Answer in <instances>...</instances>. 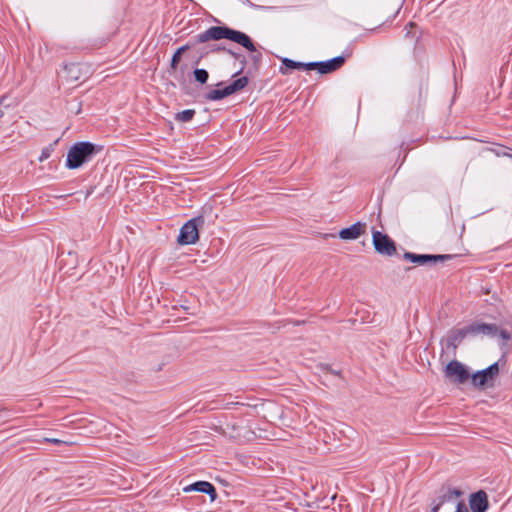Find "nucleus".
Here are the masks:
<instances>
[{"label":"nucleus","mask_w":512,"mask_h":512,"mask_svg":"<svg viewBox=\"0 0 512 512\" xmlns=\"http://www.w3.org/2000/svg\"><path fill=\"white\" fill-rule=\"evenodd\" d=\"M45 442L52 443V444H67V442L57 439V438H44Z\"/></svg>","instance_id":"obj_25"},{"label":"nucleus","mask_w":512,"mask_h":512,"mask_svg":"<svg viewBox=\"0 0 512 512\" xmlns=\"http://www.w3.org/2000/svg\"><path fill=\"white\" fill-rule=\"evenodd\" d=\"M461 494V491L458 489L442 487L439 491V495L432 502L431 512H439L444 504L456 501Z\"/></svg>","instance_id":"obj_8"},{"label":"nucleus","mask_w":512,"mask_h":512,"mask_svg":"<svg viewBox=\"0 0 512 512\" xmlns=\"http://www.w3.org/2000/svg\"><path fill=\"white\" fill-rule=\"evenodd\" d=\"M66 79L70 83L84 82L89 77V66L71 63L64 66Z\"/></svg>","instance_id":"obj_9"},{"label":"nucleus","mask_w":512,"mask_h":512,"mask_svg":"<svg viewBox=\"0 0 512 512\" xmlns=\"http://www.w3.org/2000/svg\"><path fill=\"white\" fill-rule=\"evenodd\" d=\"M373 245L375 250L385 256H392L396 253L395 242L387 235L379 231L373 232Z\"/></svg>","instance_id":"obj_7"},{"label":"nucleus","mask_w":512,"mask_h":512,"mask_svg":"<svg viewBox=\"0 0 512 512\" xmlns=\"http://www.w3.org/2000/svg\"><path fill=\"white\" fill-rule=\"evenodd\" d=\"M100 150L101 147L91 142L75 143L67 153L66 166L69 169H77L84 163L91 161Z\"/></svg>","instance_id":"obj_2"},{"label":"nucleus","mask_w":512,"mask_h":512,"mask_svg":"<svg viewBox=\"0 0 512 512\" xmlns=\"http://www.w3.org/2000/svg\"><path fill=\"white\" fill-rule=\"evenodd\" d=\"M229 52H230V54H231V55H233L234 57H237V54H236V53L231 52V51H229Z\"/></svg>","instance_id":"obj_28"},{"label":"nucleus","mask_w":512,"mask_h":512,"mask_svg":"<svg viewBox=\"0 0 512 512\" xmlns=\"http://www.w3.org/2000/svg\"><path fill=\"white\" fill-rule=\"evenodd\" d=\"M468 336H477L479 334L495 336L498 332L495 324H486L480 322H474L465 326Z\"/></svg>","instance_id":"obj_10"},{"label":"nucleus","mask_w":512,"mask_h":512,"mask_svg":"<svg viewBox=\"0 0 512 512\" xmlns=\"http://www.w3.org/2000/svg\"><path fill=\"white\" fill-rule=\"evenodd\" d=\"M91 480H85L84 478H79L73 481V483L70 484L72 487V491L75 493H80L82 491L88 490L92 487Z\"/></svg>","instance_id":"obj_18"},{"label":"nucleus","mask_w":512,"mask_h":512,"mask_svg":"<svg viewBox=\"0 0 512 512\" xmlns=\"http://www.w3.org/2000/svg\"><path fill=\"white\" fill-rule=\"evenodd\" d=\"M4 115V112L0 110V118Z\"/></svg>","instance_id":"obj_29"},{"label":"nucleus","mask_w":512,"mask_h":512,"mask_svg":"<svg viewBox=\"0 0 512 512\" xmlns=\"http://www.w3.org/2000/svg\"><path fill=\"white\" fill-rule=\"evenodd\" d=\"M467 336L468 335H467L465 327L456 329V330H452L448 336L447 345L449 347L456 348L462 342V340Z\"/></svg>","instance_id":"obj_16"},{"label":"nucleus","mask_w":512,"mask_h":512,"mask_svg":"<svg viewBox=\"0 0 512 512\" xmlns=\"http://www.w3.org/2000/svg\"><path fill=\"white\" fill-rule=\"evenodd\" d=\"M198 222L203 223V219L201 217L190 219L181 227L177 239L180 245L194 244L199 239Z\"/></svg>","instance_id":"obj_4"},{"label":"nucleus","mask_w":512,"mask_h":512,"mask_svg":"<svg viewBox=\"0 0 512 512\" xmlns=\"http://www.w3.org/2000/svg\"><path fill=\"white\" fill-rule=\"evenodd\" d=\"M189 49V46L188 45H184V46H181L179 47L176 52L174 53V55L172 56V59H171V68L172 69H176L180 60H181V56L182 54L187 51Z\"/></svg>","instance_id":"obj_19"},{"label":"nucleus","mask_w":512,"mask_h":512,"mask_svg":"<svg viewBox=\"0 0 512 512\" xmlns=\"http://www.w3.org/2000/svg\"><path fill=\"white\" fill-rule=\"evenodd\" d=\"M455 512H469L467 506L463 502H458L456 504V511Z\"/></svg>","instance_id":"obj_26"},{"label":"nucleus","mask_w":512,"mask_h":512,"mask_svg":"<svg viewBox=\"0 0 512 512\" xmlns=\"http://www.w3.org/2000/svg\"><path fill=\"white\" fill-rule=\"evenodd\" d=\"M366 232V224L362 222H356L350 227L341 229L339 237L343 240H356Z\"/></svg>","instance_id":"obj_13"},{"label":"nucleus","mask_w":512,"mask_h":512,"mask_svg":"<svg viewBox=\"0 0 512 512\" xmlns=\"http://www.w3.org/2000/svg\"><path fill=\"white\" fill-rule=\"evenodd\" d=\"M221 39L231 40L250 52L256 51L253 41L247 34L227 26H212L195 36L196 43H205L210 40L218 41Z\"/></svg>","instance_id":"obj_1"},{"label":"nucleus","mask_w":512,"mask_h":512,"mask_svg":"<svg viewBox=\"0 0 512 512\" xmlns=\"http://www.w3.org/2000/svg\"><path fill=\"white\" fill-rule=\"evenodd\" d=\"M444 375L455 384H463L471 377L465 365L457 360L450 361L446 365Z\"/></svg>","instance_id":"obj_5"},{"label":"nucleus","mask_w":512,"mask_h":512,"mask_svg":"<svg viewBox=\"0 0 512 512\" xmlns=\"http://www.w3.org/2000/svg\"><path fill=\"white\" fill-rule=\"evenodd\" d=\"M450 255H428V254H414L411 252L404 253V259L418 265H424L430 262L444 261L450 259Z\"/></svg>","instance_id":"obj_11"},{"label":"nucleus","mask_w":512,"mask_h":512,"mask_svg":"<svg viewBox=\"0 0 512 512\" xmlns=\"http://www.w3.org/2000/svg\"><path fill=\"white\" fill-rule=\"evenodd\" d=\"M248 82H249V80L246 76L240 77L222 89H220V88L211 89L210 91H208L206 93L205 97L209 101L221 100L225 97H228L234 93H237V92L243 90L248 85ZM222 85H223V83L220 82L216 86L220 87Z\"/></svg>","instance_id":"obj_3"},{"label":"nucleus","mask_w":512,"mask_h":512,"mask_svg":"<svg viewBox=\"0 0 512 512\" xmlns=\"http://www.w3.org/2000/svg\"><path fill=\"white\" fill-rule=\"evenodd\" d=\"M499 374V365L497 362L493 363L489 367L477 371L476 373L471 375L472 384L475 387H485L488 385H492L494 379Z\"/></svg>","instance_id":"obj_6"},{"label":"nucleus","mask_w":512,"mask_h":512,"mask_svg":"<svg viewBox=\"0 0 512 512\" xmlns=\"http://www.w3.org/2000/svg\"><path fill=\"white\" fill-rule=\"evenodd\" d=\"M318 70L319 71V62H309L303 63L302 70Z\"/></svg>","instance_id":"obj_23"},{"label":"nucleus","mask_w":512,"mask_h":512,"mask_svg":"<svg viewBox=\"0 0 512 512\" xmlns=\"http://www.w3.org/2000/svg\"><path fill=\"white\" fill-rule=\"evenodd\" d=\"M11 419V410L8 408L0 409V425L6 423Z\"/></svg>","instance_id":"obj_22"},{"label":"nucleus","mask_w":512,"mask_h":512,"mask_svg":"<svg viewBox=\"0 0 512 512\" xmlns=\"http://www.w3.org/2000/svg\"><path fill=\"white\" fill-rule=\"evenodd\" d=\"M184 491L185 492L198 491V492L208 494L212 501H214L217 496L215 487L211 483L206 482V481L195 482V483L185 487Z\"/></svg>","instance_id":"obj_14"},{"label":"nucleus","mask_w":512,"mask_h":512,"mask_svg":"<svg viewBox=\"0 0 512 512\" xmlns=\"http://www.w3.org/2000/svg\"><path fill=\"white\" fill-rule=\"evenodd\" d=\"M469 506L472 512H486L489 507L487 493L479 490L469 496Z\"/></svg>","instance_id":"obj_12"},{"label":"nucleus","mask_w":512,"mask_h":512,"mask_svg":"<svg viewBox=\"0 0 512 512\" xmlns=\"http://www.w3.org/2000/svg\"><path fill=\"white\" fill-rule=\"evenodd\" d=\"M345 56H337L327 61L319 62V73L328 74L338 70L345 63Z\"/></svg>","instance_id":"obj_15"},{"label":"nucleus","mask_w":512,"mask_h":512,"mask_svg":"<svg viewBox=\"0 0 512 512\" xmlns=\"http://www.w3.org/2000/svg\"><path fill=\"white\" fill-rule=\"evenodd\" d=\"M499 335L505 341H507V340H509L511 338V335H510V333L507 330H501Z\"/></svg>","instance_id":"obj_27"},{"label":"nucleus","mask_w":512,"mask_h":512,"mask_svg":"<svg viewBox=\"0 0 512 512\" xmlns=\"http://www.w3.org/2000/svg\"><path fill=\"white\" fill-rule=\"evenodd\" d=\"M302 67H303L302 62H297V61L291 60L289 58H283L281 60V66L279 68V71L281 74L287 75L290 73L291 69L302 70Z\"/></svg>","instance_id":"obj_17"},{"label":"nucleus","mask_w":512,"mask_h":512,"mask_svg":"<svg viewBox=\"0 0 512 512\" xmlns=\"http://www.w3.org/2000/svg\"><path fill=\"white\" fill-rule=\"evenodd\" d=\"M193 74L195 81L199 82L200 84H205L208 81L209 73L205 69H195Z\"/></svg>","instance_id":"obj_21"},{"label":"nucleus","mask_w":512,"mask_h":512,"mask_svg":"<svg viewBox=\"0 0 512 512\" xmlns=\"http://www.w3.org/2000/svg\"><path fill=\"white\" fill-rule=\"evenodd\" d=\"M49 157H50V150L48 148H45L41 152V155L39 157V161L43 162L44 160L48 159Z\"/></svg>","instance_id":"obj_24"},{"label":"nucleus","mask_w":512,"mask_h":512,"mask_svg":"<svg viewBox=\"0 0 512 512\" xmlns=\"http://www.w3.org/2000/svg\"><path fill=\"white\" fill-rule=\"evenodd\" d=\"M195 115V111L193 109H186L182 112L176 114L175 119L180 122H188L192 120Z\"/></svg>","instance_id":"obj_20"}]
</instances>
